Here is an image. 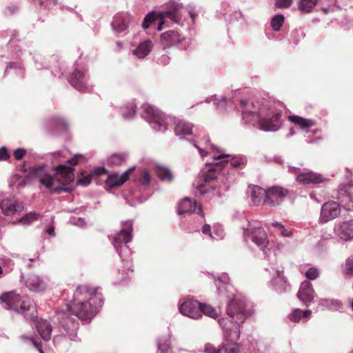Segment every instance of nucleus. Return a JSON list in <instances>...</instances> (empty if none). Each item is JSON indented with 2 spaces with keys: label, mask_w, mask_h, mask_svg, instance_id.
Segmentation results:
<instances>
[{
  "label": "nucleus",
  "mask_w": 353,
  "mask_h": 353,
  "mask_svg": "<svg viewBox=\"0 0 353 353\" xmlns=\"http://www.w3.org/2000/svg\"><path fill=\"white\" fill-rule=\"evenodd\" d=\"M230 278L223 274L216 280L218 294L230 300L227 307L228 317L219 319V324L223 330L225 342L218 350L211 344H206L204 353H239L240 345L236 341L240 337V324L243 323L250 313L245 309V302L237 299L233 287L229 283Z\"/></svg>",
  "instance_id": "f257e3e1"
},
{
  "label": "nucleus",
  "mask_w": 353,
  "mask_h": 353,
  "mask_svg": "<svg viewBox=\"0 0 353 353\" xmlns=\"http://www.w3.org/2000/svg\"><path fill=\"white\" fill-rule=\"evenodd\" d=\"M68 151L62 150L52 154L54 159L63 157L67 159L68 165L61 164L54 168L53 174H50L46 166L39 165L33 167L30 173L38 178L39 183L44 185L50 192L61 193L62 192H70L71 188L68 185L74 181V174L73 166L77 165L80 159H83L82 154H74L71 159H68Z\"/></svg>",
  "instance_id": "f03ea898"
},
{
  "label": "nucleus",
  "mask_w": 353,
  "mask_h": 353,
  "mask_svg": "<svg viewBox=\"0 0 353 353\" xmlns=\"http://www.w3.org/2000/svg\"><path fill=\"white\" fill-rule=\"evenodd\" d=\"M279 106V103L266 100L260 106L259 101H240V109L244 122L257 126L265 132H276L282 125Z\"/></svg>",
  "instance_id": "7ed1b4c3"
},
{
  "label": "nucleus",
  "mask_w": 353,
  "mask_h": 353,
  "mask_svg": "<svg viewBox=\"0 0 353 353\" xmlns=\"http://www.w3.org/2000/svg\"><path fill=\"white\" fill-rule=\"evenodd\" d=\"M213 161L210 163L212 167L199 177L194 183L195 189L194 194L196 196H204L210 193V190H215L217 188V181L220 171L230 168H241L245 165L246 159L241 156L232 157L223 153L212 156Z\"/></svg>",
  "instance_id": "20e7f679"
},
{
  "label": "nucleus",
  "mask_w": 353,
  "mask_h": 353,
  "mask_svg": "<svg viewBox=\"0 0 353 353\" xmlns=\"http://www.w3.org/2000/svg\"><path fill=\"white\" fill-rule=\"evenodd\" d=\"M103 301L95 288L88 285L79 286L73 296V301L67 305L70 314L82 321H90L101 307Z\"/></svg>",
  "instance_id": "39448f33"
},
{
  "label": "nucleus",
  "mask_w": 353,
  "mask_h": 353,
  "mask_svg": "<svg viewBox=\"0 0 353 353\" xmlns=\"http://www.w3.org/2000/svg\"><path fill=\"white\" fill-rule=\"evenodd\" d=\"M194 10V7L191 5L184 9L183 4L172 2L165 11L152 12L148 14L142 23V27L144 30L152 29L161 31L168 19H170L174 23L183 26L186 19L184 15L186 12H188L194 22L196 17Z\"/></svg>",
  "instance_id": "423d86ee"
},
{
  "label": "nucleus",
  "mask_w": 353,
  "mask_h": 353,
  "mask_svg": "<svg viewBox=\"0 0 353 353\" xmlns=\"http://www.w3.org/2000/svg\"><path fill=\"white\" fill-rule=\"evenodd\" d=\"M0 303L6 310L21 313L26 319L34 320L37 312L34 301L14 292H5L0 296Z\"/></svg>",
  "instance_id": "0eeeda50"
},
{
  "label": "nucleus",
  "mask_w": 353,
  "mask_h": 353,
  "mask_svg": "<svg viewBox=\"0 0 353 353\" xmlns=\"http://www.w3.org/2000/svg\"><path fill=\"white\" fill-rule=\"evenodd\" d=\"M243 230L245 241L250 240L261 250H263L269 244L268 234L260 223L254 221L248 222V225L243 228Z\"/></svg>",
  "instance_id": "6e6552de"
},
{
  "label": "nucleus",
  "mask_w": 353,
  "mask_h": 353,
  "mask_svg": "<svg viewBox=\"0 0 353 353\" xmlns=\"http://www.w3.org/2000/svg\"><path fill=\"white\" fill-rule=\"evenodd\" d=\"M144 116L150 125V126L157 131H165L168 129V125L172 121V119L165 115L158 108L148 105L145 110Z\"/></svg>",
  "instance_id": "1a4fd4ad"
},
{
  "label": "nucleus",
  "mask_w": 353,
  "mask_h": 353,
  "mask_svg": "<svg viewBox=\"0 0 353 353\" xmlns=\"http://www.w3.org/2000/svg\"><path fill=\"white\" fill-rule=\"evenodd\" d=\"M132 221L131 220H128L122 223L121 230L112 236V245L116 252L121 257H122L123 248L127 250L128 246L126 245L132 240Z\"/></svg>",
  "instance_id": "9d476101"
},
{
  "label": "nucleus",
  "mask_w": 353,
  "mask_h": 353,
  "mask_svg": "<svg viewBox=\"0 0 353 353\" xmlns=\"http://www.w3.org/2000/svg\"><path fill=\"white\" fill-rule=\"evenodd\" d=\"M288 171L295 176L297 182L304 185L318 184L324 182L326 179L321 174L305 168L301 169L298 167L288 165Z\"/></svg>",
  "instance_id": "9b49d317"
},
{
  "label": "nucleus",
  "mask_w": 353,
  "mask_h": 353,
  "mask_svg": "<svg viewBox=\"0 0 353 353\" xmlns=\"http://www.w3.org/2000/svg\"><path fill=\"white\" fill-rule=\"evenodd\" d=\"M160 42L164 48L177 46L180 49L186 50L190 44V39L181 36L176 31L168 30L161 34Z\"/></svg>",
  "instance_id": "f8f14e48"
},
{
  "label": "nucleus",
  "mask_w": 353,
  "mask_h": 353,
  "mask_svg": "<svg viewBox=\"0 0 353 353\" xmlns=\"http://www.w3.org/2000/svg\"><path fill=\"white\" fill-rule=\"evenodd\" d=\"M57 318L60 321L61 327L70 340L76 341L78 339L77 330L79 327L78 321L65 312H59L57 313Z\"/></svg>",
  "instance_id": "ddd939ff"
},
{
  "label": "nucleus",
  "mask_w": 353,
  "mask_h": 353,
  "mask_svg": "<svg viewBox=\"0 0 353 353\" xmlns=\"http://www.w3.org/2000/svg\"><path fill=\"white\" fill-rule=\"evenodd\" d=\"M179 312L184 316L193 319L201 318V303L192 299H185L179 304Z\"/></svg>",
  "instance_id": "4468645a"
},
{
  "label": "nucleus",
  "mask_w": 353,
  "mask_h": 353,
  "mask_svg": "<svg viewBox=\"0 0 353 353\" xmlns=\"http://www.w3.org/2000/svg\"><path fill=\"white\" fill-rule=\"evenodd\" d=\"M69 82L72 87L81 92H90L92 88L89 77L83 71L77 69L72 74Z\"/></svg>",
  "instance_id": "2eb2a0df"
},
{
  "label": "nucleus",
  "mask_w": 353,
  "mask_h": 353,
  "mask_svg": "<svg viewBox=\"0 0 353 353\" xmlns=\"http://www.w3.org/2000/svg\"><path fill=\"white\" fill-rule=\"evenodd\" d=\"M288 194V190L281 186H273L269 188L266 190L265 203L271 207L277 206L283 201Z\"/></svg>",
  "instance_id": "dca6fc26"
},
{
  "label": "nucleus",
  "mask_w": 353,
  "mask_h": 353,
  "mask_svg": "<svg viewBox=\"0 0 353 353\" xmlns=\"http://www.w3.org/2000/svg\"><path fill=\"white\" fill-rule=\"evenodd\" d=\"M134 18L129 12H119L114 15L111 26L114 32H122L134 24Z\"/></svg>",
  "instance_id": "f3484780"
},
{
  "label": "nucleus",
  "mask_w": 353,
  "mask_h": 353,
  "mask_svg": "<svg viewBox=\"0 0 353 353\" xmlns=\"http://www.w3.org/2000/svg\"><path fill=\"white\" fill-rule=\"evenodd\" d=\"M296 296L305 306H310L315 297V292L312 283L307 281L302 282Z\"/></svg>",
  "instance_id": "a211bd4d"
},
{
  "label": "nucleus",
  "mask_w": 353,
  "mask_h": 353,
  "mask_svg": "<svg viewBox=\"0 0 353 353\" xmlns=\"http://www.w3.org/2000/svg\"><path fill=\"white\" fill-rule=\"evenodd\" d=\"M341 213V208L338 203L329 201L324 203L321 207L320 220L321 222L327 223L336 218Z\"/></svg>",
  "instance_id": "6ab92c4d"
},
{
  "label": "nucleus",
  "mask_w": 353,
  "mask_h": 353,
  "mask_svg": "<svg viewBox=\"0 0 353 353\" xmlns=\"http://www.w3.org/2000/svg\"><path fill=\"white\" fill-rule=\"evenodd\" d=\"M134 168L135 167L132 166L121 174H112L108 175L105 180V188L110 190L123 185L128 179L130 174L134 170Z\"/></svg>",
  "instance_id": "aec40b11"
},
{
  "label": "nucleus",
  "mask_w": 353,
  "mask_h": 353,
  "mask_svg": "<svg viewBox=\"0 0 353 353\" xmlns=\"http://www.w3.org/2000/svg\"><path fill=\"white\" fill-rule=\"evenodd\" d=\"M337 198L346 210H353V185L340 187Z\"/></svg>",
  "instance_id": "412c9836"
},
{
  "label": "nucleus",
  "mask_w": 353,
  "mask_h": 353,
  "mask_svg": "<svg viewBox=\"0 0 353 353\" xmlns=\"http://www.w3.org/2000/svg\"><path fill=\"white\" fill-rule=\"evenodd\" d=\"M276 276L271 280V285L274 290L279 294L287 292L290 290V285L288 284L282 274L283 270L276 267H271Z\"/></svg>",
  "instance_id": "4be33fe9"
},
{
  "label": "nucleus",
  "mask_w": 353,
  "mask_h": 353,
  "mask_svg": "<svg viewBox=\"0 0 353 353\" xmlns=\"http://www.w3.org/2000/svg\"><path fill=\"white\" fill-rule=\"evenodd\" d=\"M2 212L6 216H12L21 212L23 205L15 198L3 199L0 202Z\"/></svg>",
  "instance_id": "5701e85b"
},
{
  "label": "nucleus",
  "mask_w": 353,
  "mask_h": 353,
  "mask_svg": "<svg viewBox=\"0 0 353 353\" xmlns=\"http://www.w3.org/2000/svg\"><path fill=\"white\" fill-rule=\"evenodd\" d=\"M177 212L179 215L185 213H196L201 215V217L204 216L201 205L189 198L183 199L179 203Z\"/></svg>",
  "instance_id": "b1692460"
},
{
  "label": "nucleus",
  "mask_w": 353,
  "mask_h": 353,
  "mask_svg": "<svg viewBox=\"0 0 353 353\" xmlns=\"http://www.w3.org/2000/svg\"><path fill=\"white\" fill-rule=\"evenodd\" d=\"M248 197L254 205H260L265 203L266 190L258 185H249L247 191Z\"/></svg>",
  "instance_id": "393cba45"
},
{
  "label": "nucleus",
  "mask_w": 353,
  "mask_h": 353,
  "mask_svg": "<svg viewBox=\"0 0 353 353\" xmlns=\"http://www.w3.org/2000/svg\"><path fill=\"white\" fill-rule=\"evenodd\" d=\"M26 287L32 292H40L47 288L46 282L36 274H30L26 280Z\"/></svg>",
  "instance_id": "a878e982"
},
{
  "label": "nucleus",
  "mask_w": 353,
  "mask_h": 353,
  "mask_svg": "<svg viewBox=\"0 0 353 353\" xmlns=\"http://www.w3.org/2000/svg\"><path fill=\"white\" fill-rule=\"evenodd\" d=\"M336 232L339 236L344 241L353 239V220L340 223L336 227Z\"/></svg>",
  "instance_id": "bb28decb"
},
{
  "label": "nucleus",
  "mask_w": 353,
  "mask_h": 353,
  "mask_svg": "<svg viewBox=\"0 0 353 353\" xmlns=\"http://www.w3.org/2000/svg\"><path fill=\"white\" fill-rule=\"evenodd\" d=\"M35 327L39 336L44 341H48L51 339L52 327L47 320H37L35 322Z\"/></svg>",
  "instance_id": "cd10ccee"
},
{
  "label": "nucleus",
  "mask_w": 353,
  "mask_h": 353,
  "mask_svg": "<svg viewBox=\"0 0 353 353\" xmlns=\"http://www.w3.org/2000/svg\"><path fill=\"white\" fill-rule=\"evenodd\" d=\"M152 48V41L145 39L140 42L135 49L132 50V54L138 59H143L150 54Z\"/></svg>",
  "instance_id": "c85d7f7f"
},
{
  "label": "nucleus",
  "mask_w": 353,
  "mask_h": 353,
  "mask_svg": "<svg viewBox=\"0 0 353 353\" xmlns=\"http://www.w3.org/2000/svg\"><path fill=\"white\" fill-rule=\"evenodd\" d=\"M270 232L274 235H278L285 238L292 237L294 232L290 228L283 225L281 223L275 221L271 223Z\"/></svg>",
  "instance_id": "c756f323"
},
{
  "label": "nucleus",
  "mask_w": 353,
  "mask_h": 353,
  "mask_svg": "<svg viewBox=\"0 0 353 353\" xmlns=\"http://www.w3.org/2000/svg\"><path fill=\"white\" fill-rule=\"evenodd\" d=\"M105 172L106 170L104 168H96L90 170L88 174H82L81 176L78 179V183L82 185H88L94 179L105 174Z\"/></svg>",
  "instance_id": "7c9ffc66"
},
{
  "label": "nucleus",
  "mask_w": 353,
  "mask_h": 353,
  "mask_svg": "<svg viewBox=\"0 0 353 353\" xmlns=\"http://www.w3.org/2000/svg\"><path fill=\"white\" fill-rule=\"evenodd\" d=\"M192 128L193 125L192 123L183 119H174V132L176 136L191 134Z\"/></svg>",
  "instance_id": "2f4dec72"
},
{
  "label": "nucleus",
  "mask_w": 353,
  "mask_h": 353,
  "mask_svg": "<svg viewBox=\"0 0 353 353\" xmlns=\"http://www.w3.org/2000/svg\"><path fill=\"white\" fill-rule=\"evenodd\" d=\"M312 315L310 310H301L299 308H294L291 312L288 315L287 318L290 321L293 323H299L303 319V320H308Z\"/></svg>",
  "instance_id": "473e14b6"
},
{
  "label": "nucleus",
  "mask_w": 353,
  "mask_h": 353,
  "mask_svg": "<svg viewBox=\"0 0 353 353\" xmlns=\"http://www.w3.org/2000/svg\"><path fill=\"white\" fill-rule=\"evenodd\" d=\"M288 119L292 123L299 125L305 132H308L310 128L316 124V121L313 119H307L296 115L288 116Z\"/></svg>",
  "instance_id": "72a5a7b5"
},
{
  "label": "nucleus",
  "mask_w": 353,
  "mask_h": 353,
  "mask_svg": "<svg viewBox=\"0 0 353 353\" xmlns=\"http://www.w3.org/2000/svg\"><path fill=\"white\" fill-rule=\"evenodd\" d=\"M319 305L332 310H340L342 309V303L337 299H319Z\"/></svg>",
  "instance_id": "f704fd0d"
},
{
  "label": "nucleus",
  "mask_w": 353,
  "mask_h": 353,
  "mask_svg": "<svg viewBox=\"0 0 353 353\" xmlns=\"http://www.w3.org/2000/svg\"><path fill=\"white\" fill-rule=\"evenodd\" d=\"M157 174L161 181L165 182L171 183L174 179V174L172 171L165 166L157 165Z\"/></svg>",
  "instance_id": "c9c22d12"
},
{
  "label": "nucleus",
  "mask_w": 353,
  "mask_h": 353,
  "mask_svg": "<svg viewBox=\"0 0 353 353\" xmlns=\"http://www.w3.org/2000/svg\"><path fill=\"white\" fill-rule=\"evenodd\" d=\"M319 0H299L298 3L299 10L307 14L312 12Z\"/></svg>",
  "instance_id": "e433bc0d"
},
{
  "label": "nucleus",
  "mask_w": 353,
  "mask_h": 353,
  "mask_svg": "<svg viewBox=\"0 0 353 353\" xmlns=\"http://www.w3.org/2000/svg\"><path fill=\"white\" fill-rule=\"evenodd\" d=\"M158 350L160 353H172L170 340L168 336H164L159 339Z\"/></svg>",
  "instance_id": "4c0bfd02"
},
{
  "label": "nucleus",
  "mask_w": 353,
  "mask_h": 353,
  "mask_svg": "<svg viewBox=\"0 0 353 353\" xmlns=\"http://www.w3.org/2000/svg\"><path fill=\"white\" fill-rule=\"evenodd\" d=\"M127 158L128 154L126 153H114L108 158L107 161L110 165H119L125 161Z\"/></svg>",
  "instance_id": "58836bf2"
},
{
  "label": "nucleus",
  "mask_w": 353,
  "mask_h": 353,
  "mask_svg": "<svg viewBox=\"0 0 353 353\" xmlns=\"http://www.w3.org/2000/svg\"><path fill=\"white\" fill-rule=\"evenodd\" d=\"M136 108L137 105L133 102H129L126 103L122 108H121V114L124 119H131L136 112Z\"/></svg>",
  "instance_id": "ea45409f"
},
{
  "label": "nucleus",
  "mask_w": 353,
  "mask_h": 353,
  "mask_svg": "<svg viewBox=\"0 0 353 353\" xmlns=\"http://www.w3.org/2000/svg\"><path fill=\"white\" fill-rule=\"evenodd\" d=\"M201 316L204 314L212 319H216L218 316L216 310L210 305L201 303Z\"/></svg>",
  "instance_id": "a19ab883"
},
{
  "label": "nucleus",
  "mask_w": 353,
  "mask_h": 353,
  "mask_svg": "<svg viewBox=\"0 0 353 353\" xmlns=\"http://www.w3.org/2000/svg\"><path fill=\"white\" fill-rule=\"evenodd\" d=\"M284 16L283 14L275 15L271 21V26L274 31H279L284 23Z\"/></svg>",
  "instance_id": "79ce46f5"
},
{
  "label": "nucleus",
  "mask_w": 353,
  "mask_h": 353,
  "mask_svg": "<svg viewBox=\"0 0 353 353\" xmlns=\"http://www.w3.org/2000/svg\"><path fill=\"white\" fill-rule=\"evenodd\" d=\"M139 182L145 186L148 185L151 181V174L146 169H143L140 172Z\"/></svg>",
  "instance_id": "37998d69"
},
{
  "label": "nucleus",
  "mask_w": 353,
  "mask_h": 353,
  "mask_svg": "<svg viewBox=\"0 0 353 353\" xmlns=\"http://www.w3.org/2000/svg\"><path fill=\"white\" fill-rule=\"evenodd\" d=\"M21 339H23L25 342H30L39 353H43L41 343H39L37 340L26 335H21Z\"/></svg>",
  "instance_id": "c03bdc74"
},
{
  "label": "nucleus",
  "mask_w": 353,
  "mask_h": 353,
  "mask_svg": "<svg viewBox=\"0 0 353 353\" xmlns=\"http://www.w3.org/2000/svg\"><path fill=\"white\" fill-rule=\"evenodd\" d=\"M37 219V214L35 213H30L18 219L16 223L23 222L26 225L30 224L33 221ZM15 223V222H14Z\"/></svg>",
  "instance_id": "a18cd8bd"
},
{
  "label": "nucleus",
  "mask_w": 353,
  "mask_h": 353,
  "mask_svg": "<svg viewBox=\"0 0 353 353\" xmlns=\"http://www.w3.org/2000/svg\"><path fill=\"white\" fill-rule=\"evenodd\" d=\"M344 273L350 276L353 274V256L348 257L346 259Z\"/></svg>",
  "instance_id": "49530a36"
},
{
  "label": "nucleus",
  "mask_w": 353,
  "mask_h": 353,
  "mask_svg": "<svg viewBox=\"0 0 353 353\" xmlns=\"http://www.w3.org/2000/svg\"><path fill=\"white\" fill-rule=\"evenodd\" d=\"M319 276V271L317 268L312 267L305 272V276L310 280H314Z\"/></svg>",
  "instance_id": "de8ad7c7"
},
{
  "label": "nucleus",
  "mask_w": 353,
  "mask_h": 353,
  "mask_svg": "<svg viewBox=\"0 0 353 353\" xmlns=\"http://www.w3.org/2000/svg\"><path fill=\"white\" fill-rule=\"evenodd\" d=\"M212 234L216 239H223L224 237V230L221 225H216L213 227Z\"/></svg>",
  "instance_id": "09e8293b"
},
{
  "label": "nucleus",
  "mask_w": 353,
  "mask_h": 353,
  "mask_svg": "<svg viewBox=\"0 0 353 353\" xmlns=\"http://www.w3.org/2000/svg\"><path fill=\"white\" fill-rule=\"evenodd\" d=\"M292 0H276L275 6L279 8H287L292 5Z\"/></svg>",
  "instance_id": "8fccbe9b"
},
{
  "label": "nucleus",
  "mask_w": 353,
  "mask_h": 353,
  "mask_svg": "<svg viewBox=\"0 0 353 353\" xmlns=\"http://www.w3.org/2000/svg\"><path fill=\"white\" fill-rule=\"evenodd\" d=\"M201 231L203 234L208 235L211 239H216V237L212 234L211 226L209 224H205Z\"/></svg>",
  "instance_id": "3c124183"
},
{
  "label": "nucleus",
  "mask_w": 353,
  "mask_h": 353,
  "mask_svg": "<svg viewBox=\"0 0 353 353\" xmlns=\"http://www.w3.org/2000/svg\"><path fill=\"white\" fill-rule=\"evenodd\" d=\"M26 151L23 148H18L14 151V157L17 160H21L26 154Z\"/></svg>",
  "instance_id": "603ef678"
},
{
  "label": "nucleus",
  "mask_w": 353,
  "mask_h": 353,
  "mask_svg": "<svg viewBox=\"0 0 353 353\" xmlns=\"http://www.w3.org/2000/svg\"><path fill=\"white\" fill-rule=\"evenodd\" d=\"M227 103V99L225 97H222L220 99H215L214 104L216 105V108L222 110Z\"/></svg>",
  "instance_id": "864d4df0"
},
{
  "label": "nucleus",
  "mask_w": 353,
  "mask_h": 353,
  "mask_svg": "<svg viewBox=\"0 0 353 353\" xmlns=\"http://www.w3.org/2000/svg\"><path fill=\"white\" fill-rule=\"evenodd\" d=\"M53 123H54V125L60 126L63 129L67 128V123L61 117H57L53 119Z\"/></svg>",
  "instance_id": "5fc2aeb1"
},
{
  "label": "nucleus",
  "mask_w": 353,
  "mask_h": 353,
  "mask_svg": "<svg viewBox=\"0 0 353 353\" xmlns=\"http://www.w3.org/2000/svg\"><path fill=\"white\" fill-rule=\"evenodd\" d=\"M14 69L16 70V73H21L22 72V68L21 67L17 68V65L15 63H10L6 70L5 73L8 74L11 70Z\"/></svg>",
  "instance_id": "6e6d98bb"
},
{
  "label": "nucleus",
  "mask_w": 353,
  "mask_h": 353,
  "mask_svg": "<svg viewBox=\"0 0 353 353\" xmlns=\"http://www.w3.org/2000/svg\"><path fill=\"white\" fill-rule=\"evenodd\" d=\"M10 158V154L8 153L5 147L0 148V161H6Z\"/></svg>",
  "instance_id": "4d7b16f0"
},
{
  "label": "nucleus",
  "mask_w": 353,
  "mask_h": 353,
  "mask_svg": "<svg viewBox=\"0 0 353 353\" xmlns=\"http://www.w3.org/2000/svg\"><path fill=\"white\" fill-rule=\"evenodd\" d=\"M58 3L57 0H41L39 3L41 6L46 7H50L51 6H55Z\"/></svg>",
  "instance_id": "13d9d810"
},
{
  "label": "nucleus",
  "mask_w": 353,
  "mask_h": 353,
  "mask_svg": "<svg viewBox=\"0 0 353 353\" xmlns=\"http://www.w3.org/2000/svg\"><path fill=\"white\" fill-rule=\"evenodd\" d=\"M170 57L166 55V54H163L159 59H158V63L159 64H161V65H166L169 63L170 62Z\"/></svg>",
  "instance_id": "bf43d9fd"
},
{
  "label": "nucleus",
  "mask_w": 353,
  "mask_h": 353,
  "mask_svg": "<svg viewBox=\"0 0 353 353\" xmlns=\"http://www.w3.org/2000/svg\"><path fill=\"white\" fill-rule=\"evenodd\" d=\"M46 232L51 236H55L54 227L53 225L50 226L46 229Z\"/></svg>",
  "instance_id": "052dcab7"
},
{
  "label": "nucleus",
  "mask_w": 353,
  "mask_h": 353,
  "mask_svg": "<svg viewBox=\"0 0 353 353\" xmlns=\"http://www.w3.org/2000/svg\"><path fill=\"white\" fill-rule=\"evenodd\" d=\"M193 145H194V147L198 150V151H199V152L200 155H201L202 157H205V155H206L207 152H206L204 150H203V149H201V148H199V147L197 145V144H196V143H194V144H193Z\"/></svg>",
  "instance_id": "680f3d73"
},
{
  "label": "nucleus",
  "mask_w": 353,
  "mask_h": 353,
  "mask_svg": "<svg viewBox=\"0 0 353 353\" xmlns=\"http://www.w3.org/2000/svg\"><path fill=\"white\" fill-rule=\"evenodd\" d=\"M73 223H74V225H78L80 227H83L85 225L84 219H83L81 218H79L77 222H74Z\"/></svg>",
  "instance_id": "e2e57ef3"
},
{
  "label": "nucleus",
  "mask_w": 353,
  "mask_h": 353,
  "mask_svg": "<svg viewBox=\"0 0 353 353\" xmlns=\"http://www.w3.org/2000/svg\"><path fill=\"white\" fill-rule=\"evenodd\" d=\"M322 10L325 13H328V8H323Z\"/></svg>",
  "instance_id": "0e129e2a"
},
{
  "label": "nucleus",
  "mask_w": 353,
  "mask_h": 353,
  "mask_svg": "<svg viewBox=\"0 0 353 353\" xmlns=\"http://www.w3.org/2000/svg\"><path fill=\"white\" fill-rule=\"evenodd\" d=\"M212 101V98H207L205 101L207 102V103H209Z\"/></svg>",
  "instance_id": "69168bd1"
},
{
  "label": "nucleus",
  "mask_w": 353,
  "mask_h": 353,
  "mask_svg": "<svg viewBox=\"0 0 353 353\" xmlns=\"http://www.w3.org/2000/svg\"><path fill=\"white\" fill-rule=\"evenodd\" d=\"M59 336H55V337L54 338V343H56V342L59 340Z\"/></svg>",
  "instance_id": "338daca9"
},
{
  "label": "nucleus",
  "mask_w": 353,
  "mask_h": 353,
  "mask_svg": "<svg viewBox=\"0 0 353 353\" xmlns=\"http://www.w3.org/2000/svg\"><path fill=\"white\" fill-rule=\"evenodd\" d=\"M3 275V270L1 268V267L0 266V277H1Z\"/></svg>",
  "instance_id": "774afa93"
}]
</instances>
